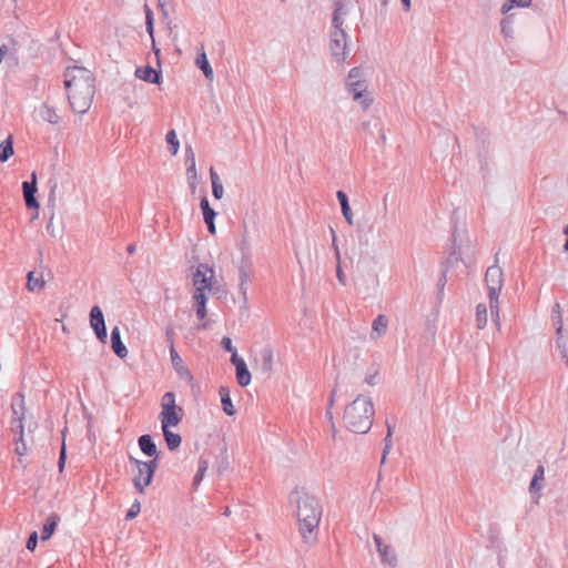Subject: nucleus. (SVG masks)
Listing matches in <instances>:
<instances>
[{"instance_id": "cd10ccee", "label": "nucleus", "mask_w": 568, "mask_h": 568, "mask_svg": "<svg viewBox=\"0 0 568 568\" xmlns=\"http://www.w3.org/2000/svg\"><path fill=\"white\" fill-rule=\"evenodd\" d=\"M45 282L42 275L36 276L34 271H30L27 275V288L31 292L40 291L44 287Z\"/></svg>"}, {"instance_id": "39448f33", "label": "nucleus", "mask_w": 568, "mask_h": 568, "mask_svg": "<svg viewBox=\"0 0 568 568\" xmlns=\"http://www.w3.org/2000/svg\"><path fill=\"white\" fill-rule=\"evenodd\" d=\"M129 462L133 466L132 481L134 488L140 494H143L145 488L152 483L154 473L158 468V458L143 462L133 456H129Z\"/></svg>"}, {"instance_id": "5701e85b", "label": "nucleus", "mask_w": 568, "mask_h": 568, "mask_svg": "<svg viewBox=\"0 0 568 568\" xmlns=\"http://www.w3.org/2000/svg\"><path fill=\"white\" fill-rule=\"evenodd\" d=\"M219 395L221 397L222 409L227 416H233L235 414V408L233 406L230 389L226 386H221L219 389Z\"/></svg>"}, {"instance_id": "c756f323", "label": "nucleus", "mask_w": 568, "mask_h": 568, "mask_svg": "<svg viewBox=\"0 0 568 568\" xmlns=\"http://www.w3.org/2000/svg\"><path fill=\"white\" fill-rule=\"evenodd\" d=\"M193 300L196 304V316L199 320H203L206 316V294L197 293L193 294Z\"/></svg>"}, {"instance_id": "412c9836", "label": "nucleus", "mask_w": 568, "mask_h": 568, "mask_svg": "<svg viewBox=\"0 0 568 568\" xmlns=\"http://www.w3.org/2000/svg\"><path fill=\"white\" fill-rule=\"evenodd\" d=\"M261 369L264 374L271 375L273 372V349L265 346L260 351Z\"/></svg>"}, {"instance_id": "052dcab7", "label": "nucleus", "mask_w": 568, "mask_h": 568, "mask_svg": "<svg viewBox=\"0 0 568 568\" xmlns=\"http://www.w3.org/2000/svg\"><path fill=\"white\" fill-rule=\"evenodd\" d=\"M55 189H57V183H54V185L51 187L50 190V194H49V204L51 206H54V202H55Z\"/></svg>"}, {"instance_id": "09e8293b", "label": "nucleus", "mask_w": 568, "mask_h": 568, "mask_svg": "<svg viewBox=\"0 0 568 568\" xmlns=\"http://www.w3.org/2000/svg\"><path fill=\"white\" fill-rule=\"evenodd\" d=\"M16 454L19 456H23L27 454V445L24 443L23 437H19V440L16 443Z\"/></svg>"}, {"instance_id": "ddd939ff", "label": "nucleus", "mask_w": 568, "mask_h": 568, "mask_svg": "<svg viewBox=\"0 0 568 568\" xmlns=\"http://www.w3.org/2000/svg\"><path fill=\"white\" fill-rule=\"evenodd\" d=\"M170 356H171L172 366H173L175 373L178 374V376L180 377V379L186 382L187 384H192L193 375L189 371V368L184 365L183 359L180 357V355L175 351L174 345L170 346Z\"/></svg>"}, {"instance_id": "473e14b6", "label": "nucleus", "mask_w": 568, "mask_h": 568, "mask_svg": "<svg viewBox=\"0 0 568 568\" xmlns=\"http://www.w3.org/2000/svg\"><path fill=\"white\" fill-rule=\"evenodd\" d=\"M476 324L479 329L487 325V307L484 304H478L476 307Z\"/></svg>"}, {"instance_id": "a211bd4d", "label": "nucleus", "mask_w": 568, "mask_h": 568, "mask_svg": "<svg viewBox=\"0 0 568 568\" xmlns=\"http://www.w3.org/2000/svg\"><path fill=\"white\" fill-rule=\"evenodd\" d=\"M111 347L118 357H120V358L126 357L128 349L121 339V333H120V328L118 326H114L111 329Z\"/></svg>"}, {"instance_id": "2eb2a0df", "label": "nucleus", "mask_w": 568, "mask_h": 568, "mask_svg": "<svg viewBox=\"0 0 568 568\" xmlns=\"http://www.w3.org/2000/svg\"><path fill=\"white\" fill-rule=\"evenodd\" d=\"M36 113L42 122H47L52 125H58L61 122V116L58 114L55 108L50 105L48 102L41 103L36 109Z\"/></svg>"}, {"instance_id": "a19ab883", "label": "nucleus", "mask_w": 568, "mask_h": 568, "mask_svg": "<svg viewBox=\"0 0 568 568\" xmlns=\"http://www.w3.org/2000/svg\"><path fill=\"white\" fill-rule=\"evenodd\" d=\"M239 250L242 252L243 255H246L250 253V243L247 240V229L246 225H244V234L243 237L239 244Z\"/></svg>"}, {"instance_id": "bf43d9fd", "label": "nucleus", "mask_w": 568, "mask_h": 568, "mask_svg": "<svg viewBox=\"0 0 568 568\" xmlns=\"http://www.w3.org/2000/svg\"><path fill=\"white\" fill-rule=\"evenodd\" d=\"M446 274L443 273L439 278H438V290H439V294H443V291H444V287H445V284H446Z\"/></svg>"}, {"instance_id": "bb28decb", "label": "nucleus", "mask_w": 568, "mask_h": 568, "mask_svg": "<svg viewBox=\"0 0 568 568\" xmlns=\"http://www.w3.org/2000/svg\"><path fill=\"white\" fill-rule=\"evenodd\" d=\"M195 64L203 72L204 77L209 80L213 79V70L207 61L206 54L204 51L197 54Z\"/></svg>"}, {"instance_id": "58836bf2", "label": "nucleus", "mask_w": 568, "mask_h": 568, "mask_svg": "<svg viewBox=\"0 0 568 568\" xmlns=\"http://www.w3.org/2000/svg\"><path fill=\"white\" fill-rule=\"evenodd\" d=\"M19 396V403L13 402L12 403V418H18V416H21L23 418L24 415V403H23V396L21 394Z\"/></svg>"}, {"instance_id": "0e129e2a", "label": "nucleus", "mask_w": 568, "mask_h": 568, "mask_svg": "<svg viewBox=\"0 0 568 568\" xmlns=\"http://www.w3.org/2000/svg\"><path fill=\"white\" fill-rule=\"evenodd\" d=\"M336 276L342 284H345L344 274L339 265H337Z\"/></svg>"}, {"instance_id": "4c0bfd02", "label": "nucleus", "mask_w": 568, "mask_h": 568, "mask_svg": "<svg viewBox=\"0 0 568 568\" xmlns=\"http://www.w3.org/2000/svg\"><path fill=\"white\" fill-rule=\"evenodd\" d=\"M166 142L170 145L171 154L175 155L178 153V151H179L180 143H179V140L176 138V134H175L174 130H171V131L168 132V134H166Z\"/></svg>"}, {"instance_id": "338daca9", "label": "nucleus", "mask_w": 568, "mask_h": 568, "mask_svg": "<svg viewBox=\"0 0 568 568\" xmlns=\"http://www.w3.org/2000/svg\"><path fill=\"white\" fill-rule=\"evenodd\" d=\"M404 7V10L408 12L410 10V0H400Z\"/></svg>"}, {"instance_id": "de8ad7c7", "label": "nucleus", "mask_w": 568, "mask_h": 568, "mask_svg": "<svg viewBox=\"0 0 568 568\" xmlns=\"http://www.w3.org/2000/svg\"><path fill=\"white\" fill-rule=\"evenodd\" d=\"M38 545V534L33 531L27 540V549L33 551Z\"/></svg>"}, {"instance_id": "ea45409f", "label": "nucleus", "mask_w": 568, "mask_h": 568, "mask_svg": "<svg viewBox=\"0 0 568 568\" xmlns=\"http://www.w3.org/2000/svg\"><path fill=\"white\" fill-rule=\"evenodd\" d=\"M11 430L16 434H19V437H23V423L21 416H18V418H12Z\"/></svg>"}, {"instance_id": "dca6fc26", "label": "nucleus", "mask_w": 568, "mask_h": 568, "mask_svg": "<svg viewBox=\"0 0 568 568\" xmlns=\"http://www.w3.org/2000/svg\"><path fill=\"white\" fill-rule=\"evenodd\" d=\"M348 4L349 0H334L333 28L343 27L344 17L348 13Z\"/></svg>"}, {"instance_id": "72a5a7b5", "label": "nucleus", "mask_w": 568, "mask_h": 568, "mask_svg": "<svg viewBox=\"0 0 568 568\" xmlns=\"http://www.w3.org/2000/svg\"><path fill=\"white\" fill-rule=\"evenodd\" d=\"M200 206L203 213V220H215L216 212L210 206L209 200L206 196H203L200 202Z\"/></svg>"}, {"instance_id": "6e6552de", "label": "nucleus", "mask_w": 568, "mask_h": 568, "mask_svg": "<svg viewBox=\"0 0 568 568\" xmlns=\"http://www.w3.org/2000/svg\"><path fill=\"white\" fill-rule=\"evenodd\" d=\"M346 89L353 100L358 102L363 109H368L373 102V99L367 94V84L363 80H356L355 82L346 83Z\"/></svg>"}, {"instance_id": "7c9ffc66", "label": "nucleus", "mask_w": 568, "mask_h": 568, "mask_svg": "<svg viewBox=\"0 0 568 568\" xmlns=\"http://www.w3.org/2000/svg\"><path fill=\"white\" fill-rule=\"evenodd\" d=\"M545 468L542 465H539L534 474V477L530 483V490L537 493L541 490L544 483Z\"/></svg>"}, {"instance_id": "7ed1b4c3", "label": "nucleus", "mask_w": 568, "mask_h": 568, "mask_svg": "<svg viewBox=\"0 0 568 568\" xmlns=\"http://www.w3.org/2000/svg\"><path fill=\"white\" fill-rule=\"evenodd\" d=\"M374 405L369 397L358 395L345 407L343 420L348 430L366 434L373 425Z\"/></svg>"}, {"instance_id": "f8f14e48", "label": "nucleus", "mask_w": 568, "mask_h": 568, "mask_svg": "<svg viewBox=\"0 0 568 568\" xmlns=\"http://www.w3.org/2000/svg\"><path fill=\"white\" fill-rule=\"evenodd\" d=\"M231 363L235 366L236 381L240 386L244 387L251 383V373L246 366L245 361L234 353L231 356Z\"/></svg>"}, {"instance_id": "9d476101", "label": "nucleus", "mask_w": 568, "mask_h": 568, "mask_svg": "<svg viewBox=\"0 0 568 568\" xmlns=\"http://www.w3.org/2000/svg\"><path fill=\"white\" fill-rule=\"evenodd\" d=\"M373 540L375 542L382 564L389 567H395L397 565V556L394 548L389 544L384 542L377 534L373 535Z\"/></svg>"}, {"instance_id": "13d9d810", "label": "nucleus", "mask_w": 568, "mask_h": 568, "mask_svg": "<svg viewBox=\"0 0 568 568\" xmlns=\"http://www.w3.org/2000/svg\"><path fill=\"white\" fill-rule=\"evenodd\" d=\"M45 229H47V232L49 234H51L52 236H55V230H54V226H53V213L51 214L50 220L47 223Z\"/></svg>"}, {"instance_id": "6e6d98bb", "label": "nucleus", "mask_w": 568, "mask_h": 568, "mask_svg": "<svg viewBox=\"0 0 568 568\" xmlns=\"http://www.w3.org/2000/svg\"><path fill=\"white\" fill-rule=\"evenodd\" d=\"M239 280H240V283H245V284L248 283V274L245 271V268L242 266L239 268Z\"/></svg>"}, {"instance_id": "c9c22d12", "label": "nucleus", "mask_w": 568, "mask_h": 568, "mask_svg": "<svg viewBox=\"0 0 568 568\" xmlns=\"http://www.w3.org/2000/svg\"><path fill=\"white\" fill-rule=\"evenodd\" d=\"M144 12H145V29L146 32L151 38H153L154 33V20H153V12L150 9L148 4H144Z\"/></svg>"}, {"instance_id": "b1692460", "label": "nucleus", "mask_w": 568, "mask_h": 568, "mask_svg": "<svg viewBox=\"0 0 568 568\" xmlns=\"http://www.w3.org/2000/svg\"><path fill=\"white\" fill-rule=\"evenodd\" d=\"M336 196L341 204L342 214H343L345 221L347 222L348 225H353L354 224L353 212L351 210V206L348 203V197H347L346 193L344 191H337Z\"/></svg>"}, {"instance_id": "c03bdc74", "label": "nucleus", "mask_w": 568, "mask_h": 568, "mask_svg": "<svg viewBox=\"0 0 568 568\" xmlns=\"http://www.w3.org/2000/svg\"><path fill=\"white\" fill-rule=\"evenodd\" d=\"M511 16H508L506 17L503 21H501V31L503 33L508 37L513 32V29H511Z\"/></svg>"}, {"instance_id": "864d4df0", "label": "nucleus", "mask_w": 568, "mask_h": 568, "mask_svg": "<svg viewBox=\"0 0 568 568\" xmlns=\"http://www.w3.org/2000/svg\"><path fill=\"white\" fill-rule=\"evenodd\" d=\"M239 293L242 296L243 303L247 302V284L239 283Z\"/></svg>"}, {"instance_id": "6ab92c4d", "label": "nucleus", "mask_w": 568, "mask_h": 568, "mask_svg": "<svg viewBox=\"0 0 568 568\" xmlns=\"http://www.w3.org/2000/svg\"><path fill=\"white\" fill-rule=\"evenodd\" d=\"M388 327V318L384 314H379L372 323L371 338L376 341L386 334Z\"/></svg>"}, {"instance_id": "79ce46f5", "label": "nucleus", "mask_w": 568, "mask_h": 568, "mask_svg": "<svg viewBox=\"0 0 568 568\" xmlns=\"http://www.w3.org/2000/svg\"><path fill=\"white\" fill-rule=\"evenodd\" d=\"M140 510H141L140 503L138 500H135L131 505L130 509L128 510V513L125 515V519L131 520V519L135 518L139 515Z\"/></svg>"}, {"instance_id": "2f4dec72", "label": "nucleus", "mask_w": 568, "mask_h": 568, "mask_svg": "<svg viewBox=\"0 0 568 568\" xmlns=\"http://www.w3.org/2000/svg\"><path fill=\"white\" fill-rule=\"evenodd\" d=\"M209 468V463L206 459H204L203 457H201L199 459V465H197V471L193 478V487L194 489H196L199 487V485L201 484L203 477H204V474L205 471L207 470Z\"/></svg>"}, {"instance_id": "1a4fd4ad", "label": "nucleus", "mask_w": 568, "mask_h": 568, "mask_svg": "<svg viewBox=\"0 0 568 568\" xmlns=\"http://www.w3.org/2000/svg\"><path fill=\"white\" fill-rule=\"evenodd\" d=\"M90 325L94 331L97 338L101 343H105L108 338L106 326L102 310L95 305L90 311Z\"/></svg>"}, {"instance_id": "69168bd1", "label": "nucleus", "mask_w": 568, "mask_h": 568, "mask_svg": "<svg viewBox=\"0 0 568 568\" xmlns=\"http://www.w3.org/2000/svg\"><path fill=\"white\" fill-rule=\"evenodd\" d=\"M7 53H8V47L6 44H2L0 47V63L2 62V60L7 55Z\"/></svg>"}, {"instance_id": "f704fd0d", "label": "nucleus", "mask_w": 568, "mask_h": 568, "mask_svg": "<svg viewBox=\"0 0 568 568\" xmlns=\"http://www.w3.org/2000/svg\"><path fill=\"white\" fill-rule=\"evenodd\" d=\"M531 1L532 0H507L501 7V12L506 14L515 6L519 8H527L531 4Z\"/></svg>"}, {"instance_id": "49530a36", "label": "nucleus", "mask_w": 568, "mask_h": 568, "mask_svg": "<svg viewBox=\"0 0 568 568\" xmlns=\"http://www.w3.org/2000/svg\"><path fill=\"white\" fill-rule=\"evenodd\" d=\"M221 346L232 355L237 353L236 348L232 345V339L230 337H223L221 341Z\"/></svg>"}, {"instance_id": "a878e982", "label": "nucleus", "mask_w": 568, "mask_h": 568, "mask_svg": "<svg viewBox=\"0 0 568 568\" xmlns=\"http://www.w3.org/2000/svg\"><path fill=\"white\" fill-rule=\"evenodd\" d=\"M163 433L164 440L169 450H175L181 446L182 437L170 430V428H161Z\"/></svg>"}, {"instance_id": "0eeeda50", "label": "nucleus", "mask_w": 568, "mask_h": 568, "mask_svg": "<svg viewBox=\"0 0 568 568\" xmlns=\"http://www.w3.org/2000/svg\"><path fill=\"white\" fill-rule=\"evenodd\" d=\"M213 277L214 268L206 263H200L193 274V294H206V291H211Z\"/></svg>"}, {"instance_id": "393cba45", "label": "nucleus", "mask_w": 568, "mask_h": 568, "mask_svg": "<svg viewBox=\"0 0 568 568\" xmlns=\"http://www.w3.org/2000/svg\"><path fill=\"white\" fill-rule=\"evenodd\" d=\"M59 521H60V516L58 514L52 513V514H50L48 516L47 521L43 525L42 531H41V539L42 540H47V539H49L52 536V534H53L55 527L58 526Z\"/></svg>"}, {"instance_id": "f03ea898", "label": "nucleus", "mask_w": 568, "mask_h": 568, "mask_svg": "<svg viewBox=\"0 0 568 568\" xmlns=\"http://www.w3.org/2000/svg\"><path fill=\"white\" fill-rule=\"evenodd\" d=\"M291 501L296 503L298 531L303 541L307 545H314L317 541L322 506L314 496L297 489L291 494Z\"/></svg>"}, {"instance_id": "f257e3e1", "label": "nucleus", "mask_w": 568, "mask_h": 568, "mask_svg": "<svg viewBox=\"0 0 568 568\" xmlns=\"http://www.w3.org/2000/svg\"><path fill=\"white\" fill-rule=\"evenodd\" d=\"M64 88L71 109L79 114L88 112L95 92L93 73L83 67H68L64 71Z\"/></svg>"}, {"instance_id": "f3484780", "label": "nucleus", "mask_w": 568, "mask_h": 568, "mask_svg": "<svg viewBox=\"0 0 568 568\" xmlns=\"http://www.w3.org/2000/svg\"><path fill=\"white\" fill-rule=\"evenodd\" d=\"M135 77L153 84H159L162 79L161 71H156L150 65L136 68Z\"/></svg>"}, {"instance_id": "5fc2aeb1", "label": "nucleus", "mask_w": 568, "mask_h": 568, "mask_svg": "<svg viewBox=\"0 0 568 568\" xmlns=\"http://www.w3.org/2000/svg\"><path fill=\"white\" fill-rule=\"evenodd\" d=\"M331 233H332V237H333L332 246L334 248L336 260L339 262V248H338V245L336 243V233H335V231L333 229H331Z\"/></svg>"}, {"instance_id": "c85d7f7f", "label": "nucleus", "mask_w": 568, "mask_h": 568, "mask_svg": "<svg viewBox=\"0 0 568 568\" xmlns=\"http://www.w3.org/2000/svg\"><path fill=\"white\" fill-rule=\"evenodd\" d=\"M13 139L9 135L0 143V161L6 162L13 155Z\"/></svg>"}, {"instance_id": "a18cd8bd", "label": "nucleus", "mask_w": 568, "mask_h": 568, "mask_svg": "<svg viewBox=\"0 0 568 568\" xmlns=\"http://www.w3.org/2000/svg\"><path fill=\"white\" fill-rule=\"evenodd\" d=\"M362 71L359 68H353L349 70L347 75L346 83L355 82L356 80H361Z\"/></svg>"}, {"instance_id": "20e7f679", "label": "nucleus", "mask_w": 568, "mask_h": 568, "mask_svg": "<svg viewBox=\"0 0 568 568\" xmlns=\"http://www.w3.org/2000/svg\"><path fill=\"white\" fill-rule=\"evenodd\" d=\"M503 270L497 265H491L485 274V282L488 288V298L491 318L499 324L498 297L504 282Z\"/></svg>"}, {"instance_id": "4468645a", "label": "nucleus", "mask_w": 568, "mask_h": 568, "mask_svg": "<svg viewBox=\"0 0 568 568\" xmlns=\"http://www.w3.org/2000/svg\"><path fill=\"white\" fill-rule=\"evenodd\" d=\"M37 175L36 172L31 173V181H24L22 183L23 197L26 206L28 209H38L39 202L36 197L37 193Z\"/></svg>"}, {"instance_id": "9b49d317", "label": "nucleus", "mask_w": 568, "mask_h": 568, "mask_svg": "<svg viewBox=\"0 0 568 568\" xmlns=\"http://www.w3.org/2000/svg\"><path fill=\"white\" fill-rule=\"evenodd\" d=\"M183 417V408H165L161 409L158 418L161 423V428H171L178 426Z\"/></svg>"}, {"instance_id": "423d86ee", "label": "nucleus", "mask_w": 568, "mask_h": 568, "mask_svg": "<svg viewBox=\"0 0 568 568\" xmlns=\"http://www.w3.org/2000/svg\"><path fill=\"white\" fill-rule=\"evenodd\" d=\"M329 50L336 62H344L349 55L348 36L343 27L334 28L329 34Z\"/></svg>"}, {"instance_id": "4d7b16f0", "label": "nucleus", "mask_w": 568, "mask_h": 568, "mask_svg": "<svg viewBox=\"0 0 568 568\" xmlns=\"http://www.w3.org/2000/svg\"><path fill=\"white\" fill-rule=\"evenodd\" d=\"M335 393H336V389H333L332 393H331V396H329V403H328V407L326 409V415L329 417V419H332V406H333V403H334V396H335Z\"/></svg>"}, {"instance_id": "37998d69", "label": "nucleus", "mask_w": 568, "mask_h": 568, "mask_svg": "<svg viewBox=\"0 0 568 568\" xmlns=\"http://www.w3.org/2000/svg\"><path fill=\"white\" fill-rule=\"evenodd\" d=\"M390 448H392V433H387L384 438V449H383V455H382V463H385L386 456L389 453Z\"/></svg>"}, {"instance_id": "4be33fe9", "label": "nucleus", "mask_w": 568, "mask_h": 568, "mask_svg": "<svg viewBox=\"0 0 568 568\" xmlns=\"http://www.w3.org/2000/svg\"><path fill=\"white\" fill-rule=\"evenodd\" d=\"M186 152L191 153V164L187 165V170H186V175H187V182H189V185H190V189L192 191V193L195 192L196 190V180H197V173H196V168H195V156H194V152L192 150V148L190 145L186 146Z\"/></svg>"}, {"instance_id": "e433bc0d", "label": "nucleus", "mask_w": 568, "mask_h": 568, "mask_svg": "<svg viewBox=\"0 0 568 568\" xmlns=\"http://www.w3.org/2000/svg\"><path fill=\"white\" fill-rule=\"evenodd\" d=\"M179 407L175 403V394L166 392L161 399V409Z\"/></svg>"}, {"instance_id": "aec40b11", "label": "nucleus", "mask_w": 568, "mask_h": 568, "mask_svg": "<svg viewBox=\"0 0 568 568\" xmlns=\"http://www.w3.org/2000/svg\"><path fill=\"white\" fill-rule=\"evenodd\" d=\"M138 444L143 454L148 457L158 458V449L151 435H142L138 439Z\"/></svg>"}, {"instance_id": "3c124183", "label": "nucleus", "mask_w": 568, "mask_h": 568, "mask_svg": "<svg viewBox=\"0 0 568 568\" xmlns=\"http://www.w3.org/2000/svg\"><path fill=\"white\" fill-rule=\"evenodd\" d=\"M65 458H67V454H65V445H64V442L62 443V447L60 449V455H59V460H58V467H59V470L62 471L63 468H64V464H65Z\"/></svg>"}, {"instance_id": "8fccbe9b", "label": "nucleus", "mask_w": 568, "mask_h": 568, "mask_svg": "<svg viewBox=\"0 0 568 568\" xmlns=\"http://www.w3.org/2000/svg\"><path fill=\"white\" fill-rule=\"evenodd\" d=\"M212 193L216 200L222 199L224 189H223V185L221 182L220 183L214 182V184H212Z\"/></svg>"}, {"instance_id": "774afa93", "label": "nucleus", "mask_w": 568, "mask_h": 568, "mask_svg": "<svg viewBox=\"0 0 568 568\" xmlns=\"http://www.w3.org/2000/svg\"><path fill=\"white\" fill-rule=\"evenodd\" d=\"M135 250H136V245L134 243L132 244H129L128 247H126V252L129 254H134L135 253Z\"/></svg>"}, {"instance_id": "603ef678", "label": "nucleus", "mask_w": 568, "mask_h": 568, "mask_svg": "<svg viewBox=\"0 0 568 568\" xmlns=\"http://www.w3.org/2000/svg\"><path fill=\"white\" fill-rule=\"evenodd\" d=\"M552 315L557 316L559 326L557 327V334L561 333L562 326H561V314H560V305L559 303L555 304V307L552 310Z\"/></svg>"}, {"instance_id": "680f3d73", "label": "nucleus", "mask_w": 568, "mask_h": 568, "mask_svg": "<svg viewBox=\"0 0 568 568\" xmlns=\"http://www.w3.org/2000/svg\"><path fill=\"white\" fill-rule=\"evenodd\" d=\"M210 179H211V184H214V182H216V183L221 182L217 173L215 172V170L213 168L210 169Z\"/></svg>"}, {"instance_id": "e2e57ef3", "label": "nucleus", "mask_w": 568, "mask_h": 568, "mask_svg": "<svg viewBox=\"0 0 568 568\" xmlns=\"http://www.w3.org/2000/svg\"><path fill=\"white\" fill-rule=\"evenodd\" d=\"M206 226H207V230L211 234H215L216 232V229H215V223H214V220H206L204 221Z\"/></svg>"}]
</instances>
